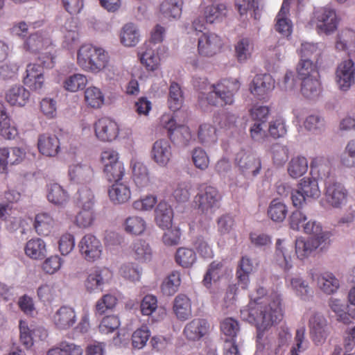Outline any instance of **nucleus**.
Here are the masks:
<instances>
[{
	"label": "nucleus",
	"instance_id": "22",
	"mask_svg": "<svg viewBox=\"0 0 355 355\" xmlns=\"http://www.w3.org/2000/svg\"><path fill=\"white\" fill-rule=\"evenodd\" d=\"M222 46V38L214 33H204L198 37V51L201 56L211 57L220 51Z\"/></svg>",
	"mask_w": 355,
	"mask_h": 355
},
{
	"label": "nucleus",
	"instance_id": "37",
	"mask_svg": "<svg viewBox=\"0 0 355 355\" xmlns=\"http://www.w3.org/2000/svg\"><path fill=\"white\" fill-rule=\"evenodd\" d=\"M30 92L21 85L10 87L6 92V100L11 105L23 107L29 101Z\"/></svg>",
	"mask_w": 355,
	"mask_h": 355
},
{
	"label": "nucleus",
	"instance_id": "26",
	"mask_svg": "<svg viewBox=\"0 0 355 355\" xmlns=\"http://www.w3.org/2000/svg\"><path fill=\"white\" fill-rule=\"evenodd\" d=\"M275 88V80L268 73L256 75L249 86L250 93L259 99H264Z\"/></svg>",
	"mask_w": 355,
	"mask_h": 355
},
{
	"label": "nucleus",
	"instance_id": "30",
	"mask_svg": "<svg viewBox=\"0 0 355 355\" xmlns=\"http://www.w3.org/2000/svg\"><path fill=\"white\" fill-rule=\"evenodd\" d=\"M108 197L114 205H121L128 202L132 196L129 184L122 181L112 183L107 190Z\"/></svg>",
	"mask_w": 355,
	"mask_h": 355
},
{
	"label": "nucleus",
	"instance_id": "17",
	"mask_svg": "<svg viewBox=\"0 0 355 355\" xmlns=\"http://www.w3.org/2000/svg\"><path fill=\"white\" fill-rule=\"evenodd\" d=\"M323 239V237H320ZM324 239L321 242L315 239H305L304 237H298L295 242V251L297 258L300 261L307 259L316 250L325 251L329 245L324 243Z\"/></svg>",
	"mask_w": 355,
	"mask_h": 355
},
{
	"label": "nucleus",
	"instance_id": "39",
	"mask_svg": "<svg viewBox=\"0 0 355 355\" xmlns=\"http://www.w3.org/2000/svg\"><path fill=\"white\" fill-rule=\"evenodd\" d=\"M290 0H284L276 19L275 28L284 37H288L292 33L293 25L287 15L289 11Z\"/></svg>",
	"mask_w": 355,
	"mask_h": 355
},
{
	"label": "nucleus",
	"instance_id": "43",
	"mask_svg": "<svg viewBox=\"0 0 355 355\" xmlns=\"http://www.w3.org/2000/svg\"><path fill=\"white\" fill-rule=\"evenodd\" d=\"M354 47L355 31L347 28L340 31L336 38V49L349 54Z\"/></svg>",
	"mask_w": 355,
	"mask_h": 355
},
{
	"label": "nucleus",
	"instance_id": "34",
	"mask_svg": "<svg viewBox=\"0 0 355 355\" xmlns=\"http://www.w3.org/2000/svg\"><path fill=\"white\" fill-rule=\"evenodd\" d=\"M119 41L126 47L135 46L140 41V31L135 24L128 22L125 24L119 31Z\"/></svg>",
	"mask_w": 355,
	"mask_h": 355
},
{
	"label": "nucleus",
	"instance_id": "61",
	"mask_svg": "<svg viewBox=\"0 0 355 355\" xmlns=\"http://www.w3.org/2000/svg\"><path fill=\"white\" fill-rule=\"evenodd\" d=\"M175 258L176 263L184 268H191L197 259L195 252L187 248H179L176 251Z\"/></svg>",
	"mask_w": 355,
	"mask_h": 355
},
{
	"label": "nucleus",
	"instance_id": "56",
	"mask_svg": "<svg viewBox=\"0 0 355 355\" xmlns=\"http://www.w3.org/2000/svg\"><path fill=\"white\" fill-rule=\"evenodd\" d=\"M308 161L306 157L297 156L291 159L287 167L290 177L296 179L304 175L308 170Z\"/></svg>",
	"mask_w": 355,
	"mask_h": 355
},
{
	"label": "nucleus",
	"instance_id": "8",
	"mask_svg": "<svg viewBox=\"0 0 355 355\" xmlns=\"http://www.w3.org/2000/svg\"><path fill=\"white\" fill-rule=\"evenodd\" d=\"M304 317L308 319L311 340L316 346L323 345L330 334L327 318L322 313L315 310L306 311Z\"/></svg>",
	"mask_w": 355,
	"mask_h": 355
},
{
	"label": "nucleus",
	"instance_id": "49",
	"mask_svg": "<svg viewBox=\"0 0 355 355\" xmlns=\"http://www.w3.org/2000/svg\"><path fill=\"white\" fill-rule=\"evenodd\" d=\"M25 254L32 259H42L46 254L45 242L40 238L30 239L24 248Z\"/></svg>",
	"mask_w": 355,
	"mask_h": 355
},
{
	"label": "nucleus",
	"instance_id": "44",
	"mask_svg": "<svg viewBox=\"0 0 355 355\" xmlns=\"http://www.w3.org/2000/svg\"><path fill=\"white\" fill-rule=\"evenodd\" d=\"M173 310L178 319L187 320L192 313L191 300L184 294L178 295L173 301Z\"/></svg>",
	"mask_w": 355,
	"mask_h": 355
},
{
	"label": "nucleus",
	"instance_id": "13",
	"mask_svg": "<svg viewBox=\"0 0 355 355\" xmlns=\"http://www.w3.org/2000/svg\"><path fill=\"white\" fill-rule=\"evenodd\" d=\"M112 277L111 271L107 268H96L90 270L84 281L85 290L90 294L103 291L104 286Z\"/></svg>",
	"mask_w": 355,
	"mask_h": 355
},
{
	"label": "nucleus",
	"instance_id": "57",
	"mask_svg": "<svg viewBox=\"0 0 355 355\" xmlns=\"http://www.w3.org/2000/svg\"><path fill=\"white\" fill-rule=\"evenodd\" d=\"M171 141L180 146H188L192 140L193 135L190 128L184 125H178L170 134Z\"/></svg>",
	"mask_w": 355,
	"mask_h": 355
},
{
	"label": "nucleus",
	"instance_id": "2",
	"mask_svg": "<svg viewBox=\"0 0 355 355\" xmlns=\"http://www.w3.org/2000/svg\"><path fill=\"white\" fill-rule=\"evenodd\" d=\"M194 86L200 91L198 102L201 106L209 105L215 107L231 105L241 87L238 78H229L209 84L206 78L194 80Z\"/></svg>",
	"mask_w": 355,
	"mask_h": 355
},
{
	"label": "nucleus",
	"instance_id": "33",
	"mask_svg": "<svg viewBox=\"0 0 355 355\" xmlns=\"http://www.w3.org/2000/svg\"><path fill=\"white\" fill-rule=\"evenodd\" d=\"M209 324L204 319H194L184 329V335L190 340H198L207 335L209 331Z\"/></svg>",
	"mask_w": 355,
	"mask_h": 355
},
{
	"label": "nucleus",
	"instance_id": "6",
	"mask_svg": "<svg viewBox=\"0 0 355 355\" xmlns=\"http://www.w3.org/2000/svg\"><path fill=\"white\" fill-rule=\"evenodd\" d=\"M221 200L222 196L216 187L202 185L194 198V203L202 214L211 218L220 208Z\"/></svg>",
	"mask_w": 355,
	"mask_h": 355
},
{
	"label": "nucleus",
	"instance_id": "54",
	"mask_svg": "<svg viewBox=\"0 0 355 355\" xmlns=\"http://www.w3.org/2000/svg\"><path fill=\"white\" fill-rule=\"evenodd\" d=\"M311 59H301L297 67V72L300 80L320 77L318 67Z\"/></svg>",
	"mask_w": 355,
	"mask_h": 355
},
{
	"label": "nucleus",
	"instance_id": "47",
	"mask_svg": "<svg viewBox=\"0 0 355 355\" xmlns=\"http://www.w3.org/2000/svg\"><path fill=\"white\" fill-rule=\"evenodd\" d=\"M0 135L6 139H14L18 135V130L12 124L4 105L0 103Z\"/></svg>",
	"mask_w": 355,
	"mask_h": 355
},
{
	"label": "nucleus",
	"instance_id": "5",
	"mask_svg": "<svg viewBox=\"0 0 355 355\" xmlns=\"http://www.w3.org/2000/svg\"><path fill=\"white\" fill-rule=\"evenodd\" d=\"M235 162L239 167L240 175L247 181L230 183V187H246L248 181L253 180L260 173L261 162L255 154L245 150H241L236 154Z\"/></svg>",
	"mask_w": 355,
	"mask_h": 355
},
{
	"label": "nucleus",
	"instance_id": "42",
	"mask_svg": "<svg viewBox=\"0 0 355 355\" xmlns=\"http://www.w3.org/2000/svg\"><path fill=\"white\" fill-rule=\"evenodd\" d=\"M197 137L200 144L206 148H210L218 141L216 128L209 123H202L198 127Z\"/></svg>",
	"mask_w": 355,
	"mask_h": 355
},
{
	"label": "nucleus",
	"instance_id": "45",
	"mask_svg": "<svg viewBox=\"0 0 355 355\" xmlns=\"http://www.w3.org/2000/svg\"><path fill=\"white\" fill-rule=\"evenodd\" d=\"M131 249L132 257L139 262L145 263L151 260L152 250L146 241L137 239L132 243Z\"/></svg>",
	"mask_w": 355,
	"mask_h": 355
},
{
	"label": "nucleus",
	"instance_id": "50",
	"mask_svg": "<svg viewBox=\"0 0 355 355\" xmlns=\"http://www.w3.org/2000/svg\"><path fill=\"white\" fill-rule=\"evenodd\" d=\"M328 305L330 309L336 314V320L345 324L352 323V317L347 311L348 306L346 303L338 298L331 297L329 300Z\"/></svg>",
	"mask_w": 355,
	"mask_h": 355
},
{
	"label": "nucleus",
	"instance_id": "29",
	"mask_svg": "<svg viewBox=\"0 0 355 355\" xmlns=\"http://www.w3.org/2000/svg\"><path fill=\"white\" fill-rule=\"evenodd\" d=\"M285 285L302 300L308 301L311 297V291L308 282L300 275L288 276L285 278Z\"/></svg>",
	"mask_w": 355,
	"mask_h": 355
},
{
	"label": "nucleus",
	"instance_id": "12",
	"mask_svg": "<svg viewBox=\"0 0 355 355\" xmlns=\"http://www.w3.org/2000/svg\"><path fill=\"white\" fill-rule=\"evenodd\" d=\"M78 247L81 256L89 262H94L101 259L103 247L101 241L92 234L83 236L78 242Z\"/></svg>",
	"mask_w": 355,
	"mask_h": 355
},
{
	"label": "nucleus",
	"instance_id": "15",
	"mask_svg": "<svg viewBox=\"0 0 355 355\" xmlns=\"http://www.w3.org/2000/svg\"><path fill=\"white\" fill-rule=\"evenodd\" d=\"M94 169L91 162L87 159L76 161L69 165L68 179L73 184H85L92 181Z\"/></svg>",
	"mask_w": 355,
	"mask_h": 355
},
{
	"label": "nucleus",
	"instance_id": "46",
	"mask_svg": "<svg viewBox=\"0 0 355 355\" xmlns=\"http://www.w3.org/2000/svg\"><path fill=\"white\" fill-rule=\"evenodd\" d=\"M123 227L128 234L141 235L146 231L147 223L142 216L130 215L125 218Z\"/></svg>",
	"mask_w": 355,
	"mask_h": 355
},
{
	"label": "nucleus",
	"instance_id": "53",
	"mask_svg": "<svg viewBox=\"0 0 355 355\" xmlns=\"http://www.w3.org/2000/svg\"><path fill=\"white\" fill-rule=\"evenodd\" d=\"M141 311L144 315H152L156 311L160 320L166 315V310L163 308H158L157 297L153 295H146L141 302Z\"/></svg>",
	"mask_w": 355,
	"mask_h": 355
},
{
	"label": "nucleus",
	"instance_id": "7",
	"mask_svg": "<svg viewBox=\"0 0 355 355\" xmlns=\"http://www.w3.org/2000/svg\"><path fill=\"white\" fill-rule=\"evenodd\" d=\"M320 190L316 178L307 176L302 178L297 189L291 192V200L295 207H302L306 202L318 199L320 196Z\"/></svg>",
	"mask_w": 355,
	"mask_h": 355
},
{
	"label": "nucleus",
	"instance_id": "58",
	"mask_svg": "<svg viewBox=\"0 0 355 355\" xmlns=\"http://www.w3.org/2000/svg\"><path fill=\"white\" fill-rule=\"evenodd\" d=\"M183 92L181 87L175 82H172L169 87L168 105L171 110L175 112L181 108L183 104Z\"/></svg>",
	"mask_w": 355,
	"mask_h": 355
},
{
	"label": "nucleus",
	"instance_id": "27",
	"mask_svg": "<svg viewBox=\"0 0 355 355\" xmlns=\"http://www.w3.org/2000/svg\"><path fill=\"white\" fill-rule=\"evenodd\" d=\"M183 6V0H162L157 10L162 19L172 22L181 18Z\"/></svg>",
	"mask_w": 355,
	"mask_h": 355
},
{
	"label": "nucleus",
	"instance_id": "10",
	"mask_svg": "<svg viewBox=\"0 0 355 355\" xmlns=\"http://www.w3.org/2000/svg\"><path fill=\"white\" fill-rule=\"evenodd\" d=\"M324 195L326 202L330 207L341 209L347 203L349 192L342 183L329 179L324 182Z\"/></svg>",
	"mask_w": 355,
	"mask_h": 355
},
{
	"label": "nucleus",
	"instance_id": "9",
	"mask_svg": "<svg viewBox=\"0 0 355 355\" xmlns=\"http://www.w3.org/2000/svg\"><path fill=\"white\" fill-rule=\"evenodd\" d=\"M313 21L318 33L327 35L333 34L337 30L339 24L336 10L330 6H324L315 10Z\"/></svg>",
	"mask_w": 355,
	"mask_h": 355
},
{
	"label": "nucleus",
	"instance_id": "23",
	"mask_svg": "<svg viewBox=\"0 0 355 355\" xmlns=\"http://www.w3.org/2000/svg\"><path fill=\"white\" fill-rule=\"evenodd\" d=\"M132 180L139 189H148L153 184V178L146 164L136 157L130 160Z\"/></svg>",
	"mask_w": 355,
	"mask_h": 355
},
{
	"label": "nucleus",
	"instance_id": "32",
	"mask_svg": "<svg viewBox=\"0 0 355 355\" xmlns=\"http://www.w3.org/2000/svg\"><path fill=\"white\" fill-rule=\"evenodd\" d=\"M256 265L248 256H243L238 263L236 272L239 285L242 289H248L250 284V275L254 270Z\"/></svg>",
	"mask_w": 355,
	"mask_h": 355
},
{
	"label": "nucleus",
	"instance_id": "25",
	"mask_svg": "<svg viewBox=\"0 0 355 355\" xmlns=\"http://www.w3.org/2000/svg\"><path fill=\"white\" fill-rule=\"evenodd\" d=\"M218 0H202L200 8L205 21L208 24L218 23L227 16V8L224 3H216Z\"/></svg>",
	"mask_w": 355,
	"mask_h": 355
},
{
	"label": "nucleus",
	"instance_id": "48",
	"mask_svg": "<svg viewBox=\"0 0 355 355\" xmlns=\"http://www.w3.org/2000/svg\"><path fill=\"white\" fill-rule=\"evenodd\" d=\"M303 232L306 234L311 235L309 239H315L320 242L322 239L320 237H323L324 243L328 245H330L331 233L328 231H324L321 224L315 220H310L304 223Z\"/></svg>",
	"mask_w": 355,
	"mask_h": 355
},
{
	"label": "nucleus",
	"instance_id": "51",
	"mask_svg": "<svg viewBox=\"0 0 355 355\" xmlns=\"http://www.w3.org/2000/svg\"><path fill=\"white\" fill-rule=\"evenodd\" d=\"M86 105L93 109L101 108L105 103V96L101 89L96 86H89L84 93Z\"/></svg>",
	"mask_w": 355,
	"mask_h": 355
},
{
	"label": "nucleus",
	"instance_id": "3",
	"mask_svg": "<svg viewBox=\"0 0 355 355\" xmlns=\"http://www.w3.org/2000/svg\"><path fill=\"white\" fill-rule=\"evenodd\" d=\"M77 64L85 71L94 74L104 71L107 78L114 79L116 70L110 64V55L103 48L84 44L77 51Z\"/></svg>",
	"mask_w": 355,
	"mask_h": 355
},
{
	"label": "nucleus",
	"instance_id": "20",
	"mask_svg": "<svg viewBox=\"0 0 355 355\" xmlns=\"http://www.w3.org/2000/svg\"><path fill=\"white\" fill-rule=\"evenodd\" d=\"M96 137L102 142H112L116 139L119 134V127L116 121L103 117L94 124Z\"/></svg>",
	"mask_w": 355,
	"mask_h": 355
},
{
	"label": "nucleus",
	"instance_id": "36",
	"mask_svg": "<svg viewBox=\"0 0 355 355\" xmlns=\"http://www.w3.org/2000/svg\"><path fill=\"white\" fill-rule=\"evenodd\" d=\"M46 198L54 205L64 207L69 200V194L60 184L49 183L46 185Z\"/></svg>",
	"mask_w": 355,
	"mask_h": 355
},
{
	"label": "nucleus",
	"instance_id": "35",
	"mask_svg": "<svg viewBox=\"0 0 355 355\" xmlns=\"http://www.w3.org/2000/svg\"><path fill=\"white\" fill-rule=\"evenodd\" d=\"M63 34L62 45L67 49H72L79 42V33L77 24L73 18L68 19L61 28Z\"/></svg>",
	"mask_w": 355,
	"mask_h": 355
},
{
	"label": "nucleus",
	"instance_id": "11",
	"mask_svg": "<svg viewBox=\"0 0 355 355\" xmlns=\"http://www.w3.org/2000/svg\"><path fill=\"white\" fill-rule=\"evenodd\" d=\"M164 52V46H157L149 42L144 44L140 48L138 55L141 64L148 71H155L159 69L160 62Z\"/></svg>",
	"mask_w": 355,
	"mask_h": 355
},
{
	"label": "nucleus",
	"instance_id": "14",
	"mask_svg": "<svg viewBox=\"0 0 355 355\" xmlns=\"http://www.w3.org/2000/svg\"><path fill=\"white\" fill-rule=\"evenodd\" d=\"M19 327L20 343L26 349L31 348L35 342L45 340L48 336L47 331L44 327L33 324H28L24 320H20Z\"/></svg>",
	"mask_w": 355,
	"mask_h": 355
},
{
	"label": "nucleus",
	"instance_id": "21",
	"mask_svg": "<svg viewBox=\"0 0 355 355\" xmlns=\"http://www.w3.org/2000/svg\"><path fill=\"white\" fill-rule=\"evenodd\" d=\"M151 159L159 167H166L173 158L171 143L166 139H159L152 145L150 152Z\"/></svg>",
	"mask_w": 355,
	"mask_h": 355
},
{
	"label": "nucleus",
	"instance_id": "19",
	"mask_svg": "<svg viewBox=\"0 0 355 355\" xmlns=\"http://www.w3.org/2000/svg\"><path fill=\"white\" fill-rule=\"evenodd\" d=\"M308 275L316 283L318 288L327 295L333 294L339 288L338 279L330 272H320L317 268H311L308 271Z\"/></svg>",
	"mask_w": 355,
	"mask_h": 355
},
{
	"label": "nucleus",
	"instance_id": "41",
	"mask_svg": "<svg viewBox=\"0 0 355 355\" xmlns=\"http://www.w3.org/2000/svg\"><path fill=\"white\" fill-rule=\"evenodd\" d=\"M55 220L48 213H40L35 217L34 228L39 235L49 236L55 230Z\"/></svg>",
	"mask_w": 355,
	"mask_h": 355
},
{
	"label": "nucleus",
	"instance_id": "52",
	"mask_svg": "<svg viewBox=\"0 0 355 355\" xmlns=\"http://www.w3.org/2000/svg\"><path fill=\"white\" fill-rule=\"evenodd\" d=\"M254 51V42L249 37H242L235 44L236 57L239 62H245Z\"/></svg>",
	"mask_w": 355,
	"mask_h": 355
},
{
	"label": "nucleus",
	"instance_id": "16",
	"mask_svg": "<svg viewBox=\"0 0 355 355\" xmlns=\"http://www.w3.org/2000/svg\"><path fill=\"white\" fill-rule=\"evenodd\" d=\"M44 67L41 63L27 64L23 82L31 91L37 93L43 91L45 87Z\"/></svg>",
	"mask_w": 355,
	"mask_h": 355
},
{
	"label": "nucleus",
	"instance_id": "18",
	"mask_svg": "<svg viewBox=\"0 0 355 355\" xmlns=\"http://www.w3.org/2000/svg\"><path fill=\"white\" fill-rule=\"evenodd\" d=\"M335 79L338 88L344 92L355 83V64L352 59L345 60L338 65Z\"/></svg>",
	"mask_w": 355,
	"mask_h": 355
},
{
	"label": "nucleus",
	"instance_id": "24",
	"mask_svg": "<svg viewBox=\"0 0 355 355\" xmlns=\"http://www.w3.org/2000/svg\"><path fill=\"white\" fill-rule=\"evenodd\" d=\"M51 320L59 330H69L77 322V315L73 308L62 306L51 315Z\"/></svg>",
	"mask_w": 355,
	"mask_h": 355
},
{
	"label": "nucleus",
	"instance_id": "1",
	"mask_svg": "<svg viewBox=\"0 0 355 355\" xmlns=\"http://www.w3.org/2000/svg\"><path fill=\"white\" fill-rule=\"evenodd\" d=\"M250 297L249 304L241 309V318L256 327V353L261 354L264 350L272 348V341L267 331L283 319L282 297L278 292L269 293L262 286L257 287Z\"/></svg>",
	"mask_w": 355,
	"mask_h": 355
},
{
	"label": "nucleus",
	"instance_id": "63",
	"mask_svg": "<svg viewBox=\"0 0 355 355\" xmlns=\"http://www.w3.org/2000/svg\"><path fill=\"white\" fill-rule=\"evenodd\" d=\"M119 274L125 279L136 283L141 279L142 270L135 263L129 262L121 266Z\"/></svg>",
	"mask_w": 355,
	"mask_h": 355
},
{
	"label": "nucleus",
	"instance_id": "64",
	"mask_svg": "<svg viewBox=\"0 0 355 355\" xmlns=\"http://www.w3.org/2000/svg\"><path fill=\"white\" fill-rule=\"evenodd\" d=\"M87 83V77L81 73H75L67 77L63 82V87L69 92L83 89Z\"/></svg>",
	"mask_w": 355,
	"mask_h": 355
},
{
	"label": "nucleus",
	"instance_id": "31",
	"mask_svg": "<svg viewBox=\"0 0 355 355\" xmlns=\"http://www.w3.org/2000/svg\"><path fill=\"white\" fill-rule=\"evenodd\" d=\"M293 247L284 239H277L275 260L285 271H288L293 267L292 262Z\"/></svg>",
	"mask_w": 355,
	"mask_h": 355
},
{
	"label": "nucleus",
	"instance_id": "38",
	"mask_svg": "<svg viewBox=\"0 0 355 355\" xmlns=\"http://www.w3.org/2000/svg\"><path fill=\"white\" fill-rule=\"evenodd\" d=\"M37 146L40 153L46 157L56 156L60 149V141L55 135H40L38 138Z\"/></svg>",
	"mask_w": 355,
	"mask_h": 355
},
{
	"label": "nucleus",
	"instance_id": "60",
	"mask_svg": "<svg viewBox=\"0 0 355 355\" xmlns=\"http://www.w3.org/2000/svg\"><path fill=\"white\" fill-rule=\"evenodd\" d=\"M157 197L155 194H146L134 200L132 207L134 210L139 212H149L157 205Z\"/></svg>",
	"mask_w": 355,
	"mask_h": 355
},
{
	"label": "nucleus",
	"instance_id": "62",
	"mask_svg": "<svg viewBox=\"0 0 355 355\" xmlns=\"http://www.w3.org/2000/svg\"><path fill=\"white\" fill-rule=\"evenodd\" d=\"M311 173H317L320 178L326 179L330 177L331 166L330 162L324 157H316L311 163Z\"/></svg>",
	"mask_w": 355,
	"mask_h": 355
},
{
	"label": "nucleus",
	"instance_id": "40",
	"mask_svg": "<svg viewBox=\"0 0 355 355\" xmlns=\"http://www.w3.org/2000/svg\"><path fill=\"white\" fill-rule=\"evenodd\" d=\"M301 81V92L304 97L310 100H315L320 97L322 92L320 76L306 78Z\"/></svg>",
	"mask_w": 355,
	"mask_h": 355
},
{
	"label": "nucleus",
	"instance_id": "55",
	"mask_svg": "<svg viewBox=\"0 0 355 355\" xmlns=\"http://www.w3.org/2000/svg\"><path fill=\"white\" fill-rule=\"evenodd\" d=\"M287 214V206L281 199L275 198L270 202L268 215L272 220L277 223L282 222L286 218Z\"/></svg>",
	"mask_w": 355,
	"mask_h": 355
},
{
	"label": "nucleus",
	"instance_id": "28",
	"mask_svg": "<svg viewBox=\"0 0 355 355\" xmlns=\"http://www.w3.org/2000/svg\"><path fill=\"white\" fill-rule=\"evenodd\" d=\"M174 212L171 205L165 200H160L154 209V220L161 229L172 226Z\"/></svg>",
	"mask_w": 355,
	"mask_h": 355
},
{
	"label": "nucleus",
	"instance_id": "59",
	"mask_svg": "<svg viewBox=\"0 0 355 355\" xmlns=\"http://www.w3.org/2000/svg\"><path fill=\"white\" fill-rule=\"evenodd\" d=\"M227 272V267L223 261H213L206 272L204 279V285L209 288L211 285V280L216 281L225 274Z\"/></svg>",
	"mask_w": 355,
	"mask_h": 355
},
{
	"label": "nucleus",
	"instance_id": "4",
	"mask_svg": "<svg viewBox=\"0 0 355 355\" xmlns=\"http://www.w3.org/2000/svg\"><path fill=\"white\" fill-rule=\"evenodd\" d=\"M23 49L31 53H40L38 60L46 67H53V43L46 31H37L24 41Z\"/></svg>",
	"mask_w": 355,
	"mask_h": 355
}]
</instances>
